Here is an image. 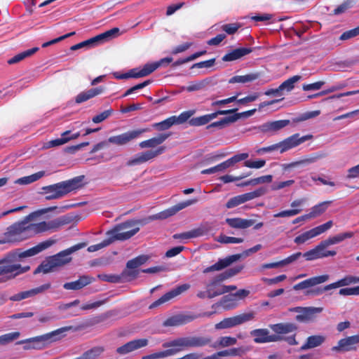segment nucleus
Here are the masks:
<instances>
[{
	"instance_id": "55",
	"label": "nucleus",
	"mask_w": 359,
	"mask_h": 359,
	"mask_svg": "<svg viewBox=\"0 0 359 359\" xmlns=\"http://www.w3.org/2000/svg\"><path fill=\"white\" fill-rule=\"evenodd\" d=\"M20 336L19 332H13L7 333L0 336V344L5 345L7 344L15 339H18Z\"/></svg>"
},
{
	"instance_id": "19",
	"label": "nucleus",
	"mask_w": 359,
	"mask_h": 359,
	"mask_svg": "<svg viewBox=\"0 0 359 359\" xmlns=\"http://www.w3.org/2000/svg\"><path fill=\"white\" fill-rule=\"evenodd\" d=\"M189 284H183L181 285L177 286L175 289L166 292L165 294H163L162 297H161L159 299L154 302L150 306L149 309H154L160 305L168 302V301L171 300L174 297H177V295L180 294L183 292H185L189 288Z\"/></svg>"
},
{
	"instance_id": "44",
	"label": "nucleus",
	"mask_w": 359,
	"mask_h": 359,
	"mask_svg": "<svg viewBox=\"0 0 359 359\" xmlns=\"http://www.w3.org/2000/svg\"><path fill=\"white\" fill-rule=\"evenodd\" d=\"M238 325L236 316L230 318H226L219 323L215 324L216 330L228 329Z\"/></svg>"
},
{
	"instance_id": "42",
	"label": "nucleus",
	"mask_w": 359,
	"mask_h": 359,
	"mask_svg": "<svg viewBox=\"0 0 359 359\" xmlns=\"http://www.w3.org/2000/svg\"><path fill=\"white\" fill-rule=\"evenodd\" d=\"M237 339L235 337L225 336L219 337L217 341L210 345L214 348H224L236 344Z\"/></svg>"
},
{
	"instance_id": "6",
	"label": "nucleus",
	"mask_w": 359,
	"mask_h": 359,
	"mask_svg": "<svg viewBox=\"0 0 359 359\" xmlns=\"http://www.w3.org/2000/svg\"><path fill=\"white\" fill-rule=\"evenodd\" d=\"M72 326L62 327L40 336L20 341H18V344H22L25 343H33L32 345H29L27 346H25V348L26 349H43L46 346L47 343L54 342L60 340L61 339L66 336L65 333L67 332L72 330Z\"/></svg>"
},
{
	"instance_id": "49",
	"label": "nucleus",
	"mask_w": 359,
	"mask_h": 359,
	"mask_svg": "<svg viewBox=\"0 0 359 359\" xmlns=\"http://www.w3.org/2000/svg\"><path fill=\"white\" fill-rule=\"evenodd\" d=\"M301 79V76L295 75L283 81L279 86L282 91H291L294 88V83Z\"/></svg>"
},
{
	"instance_id": "9",
	"label": "nucleus",
	"mask_w": 359,
	"mask_h": 359,
	"mask_svg": "<svg viewBox=\"0 0 359 359\" xmlns=\"http://www.w3.org/2000/svg\"><path fill=\"white\" fill-rule=\"evenodd\" d=\"M195 110L184 111L177 116H172L163 121L155 123L152 125V127L160 131L168 130L173 125L184 123L195 114Z\"/></svg>"
},
{
	"instance_id": "11",
	"label": "nucleus",
	"mask_w": 359,
	"mask_h": 359,
	"mask_svg": "<svg viewBox=\"0 0 359 359\" xmlns=\"http://www.w3.org/2000/svg\"><path fill=\"white\" fill-rule=\"evenodd\" d=\"M149 131V128H141L137 130H133L127 131L124 133L111 136L108 138V142L109 143L118 145L123 146L126 145L130 142L133 141L135 139L138 138L142 134L144 133Z\"/></svg>"
},
{
	"instance_id": "60",
	"label": "nucleus",
	"mask_w": 359,
	"mask_h": 359,
	"mask_svg": "<svg viewBox=\"0 0 359 359\" xmlns=\"http://www.w3.org/2000/svg\"><path fill=\"white\" fill-rule=\"evenodd\" d=\"M98 278L106 282L113 283H121V280L120 279L119 275H113V274H99L97 276Z\"/></svg>"
},
{
	"instance_id": "36",
	"label": "nucleus",
	"mask_w": 359,
	"mask_h": 359,
	"mask_svg": "<svg viewBox=\"0 0 359 359\" xmlns=\"http://www.w3.org/2000/svg\"><path fill=\"white\" fill-rule=\"evenodd\" d=\"M172 57H166L154 63H147L144 65L147 76L151 74L161 66H166L172 62Z\"/></svg>"
},
{
	"instance_id": "54",
	"label": "nucleus",
	"mask_w": 359,
	"mask_h": 359,
	"mask_svg": "<svg viewBox=\"0 0 359 359\" xmlns=\"http://www.w3.org/2000/svg\"><path fill=\"white\" fill-rule=\"evenodd\" d=\"M339 287V285L338 283V281L335 283H332L331 284L325 285L323 289H316V290H308L306 293V294H314V295H318L322 294L325 291H327L332 289Z\"/></svg>"
},
{
	"instance_id": "40",
	"label": "nucleus",
	"mask_w": 359,
	"mask_h": 359,
	"mask_svg": "<svg viewBox=\"0 0 359 359\" xmlns=\"http://www.w3.org/2000/svg\"><path fill=\"white\" fill-rule=\"evenodd\" d=\"M39 48L38 47H34V48L28 49L27 50H25L23 52H21V53L15 55L13 57L10 58L7 62L9 65H13V64L18 63V62L23 60L26 57L32 56L35 53H36L39 50Z\"/></svg>"
},
{
	"instance_id": "7",
	"label": "nucleus",
	"mask_w": 359,
	"mask_h": 359,
	"mask_svg": "<svg viewBox=\"0 0 359 359\" xmlns=\"http://www.w3.org/2000/svg\"><path fill=\"white\" fill-rule=\"evenodd\" d=\"M133 226H134L133 220H128L116 225L112 229L108 231L106 235L112 241V243L116 241H126L133 237L140 231L139 227L130 229Z\"/></svg>"
},
{
	"instance_id": "46",
	"label": "nucleus",
	"mask_w": 359,
	"mask_h": 359,
	"mask_svg": "<svg viewBox=\"0 0 359 359\" xmlns=\"http://www.w3.org/2000/svg\"><path fill=\"white\" fill-rule=\"evenodd\" d=\"M138 269H129L127 267L119 275L121 283L128 282L134 280L139 275Z\"/></svg>"
},
{
	"instance_id": "58",
	"label": "nucleus",
	"mask_w": 359,
	"mask_h": 359,
	"mask_svg": "<svg viewBox=\"0 0 359 359\" xmlns=\"http://www.w3.org/2000/svg\"><path fill=\"white\" fill-rule=\"evenodd\" d=\"M236 317L238 325H239L244 323L252 320L255 318V313L254 311H250L236 316Z\"/></svg>"
},
{
	"instance_id": "26",
	"label": "nucleus",
	"mask_w": 359,
	"mask_h": 359,
	"mask_svg": "<svg viewBox=\"0 0 359 359\" xmlns=\"http://www.w3.org/2000/svg\"><path fill=\"white\" fill-rule=\"evenodd\" d=\"M194 319V316L184 314H177L169 317L163 323L164 327H177L185 325L191 322Z\"/></svg>"
},
{
	"instance_id": "35",
	"label": "nucleus",
	"mask_w": 359,
	"mask_h": 359,
	"mask_svg": "<svg viewBox=\"0 0 359 359\" xmlns=\"http://www.w3.org/2000/svg\"><path fill=\"white\" fill-rule=\"evenodd\" d=\"M262 74L260 72H252L245 75H236L231 77L229 80V83H246L252 82L261 77Z\"/></svg>"
},
{
	"instance_id": "41",
	"label": "nucleus",
	"mask_w": 359,
	"mask_h": 359,
	"mask_svg": "<svg viewBox=\"0 0 359 359\" xmlns=\"http://www.w3.org/2000/svg\"><path fill=\"white\" fill-rule=\"evenodd\" d=\"M104 351L103 346H94L83 352L79 358V359H97Z\"/></svg>"
},
{
	"instance_id": "25",
	"label": "nucleus",
	"mask_w": 359,
	"mask_h": 359,
	"mask_svg": "<svg viewBox=\"0 0 359 359\" xmlns=\"http://www.w3.org/2000/svg\"><path fill=\"white\" fill-rule=\"evenodd\" d=\"M104 90L105 87L101 86L96 88L88 89L85 91H82L76 96L75 102L77 104H81L84 102H86L96 96L102 94L104 92Z\"/></svg>"
},
{
	"instance_id": "20",
	"label": "nucleus",
	"mask_w": 359,
	"mask_h": 359,
	"mask_svg": "<svg viewBox=\"0 0 359 359\" xmlns=\"http://www.w3.org/2000/svg\"><path fill=\"white\" fill-rule=\"evenodd\" d=\"M148 344L149 340L144 338L131 340L117 348L116 352L120 355H126L130 352L144 348L147 346Z\"/></svg>"
},
{
	"instance_id": "27",
	"label": "nucleus",
	"mask_w": 359,
	"mask_h": 359,
	"mask_svg": "<svg viewBox=\"0 0 359 359\" xmlns=\"http://www.w3.org/2000/svg\"><path fill=\"white\" fill-rule=\"evenodd\" d=\"M95 280V278L90 276H81L75 281L65 283L63 287L68 290H79L90 285Z\"/></svg>"
},
{
	"instance_id": "21",
	"label": "nucleus",
	"mask_w": 359,
	"mask_h": 359,
	"mask_svg": "<svg viewBox=\"0 0 359 359\" xmlns=\"http://www.w3.org/2000/svg\"><path fill=\"white\" fill-rule=\"evenodd\" d=\"M197 201L198 200L196 198H194L179 203L162 212L157 213L156 216L158 217V219H165L171 216H173L179 211L196 203Z\"/></svg>"
},
{
	"instance_id": "43",
	"label": "nucleus",
	"mask_w": 359,
	"mask_h": 359,
	"mask_svg": "<svg viewBox=\"0 0 359 359\" xmlns=\"http://www.w3.org/2000/svg\"><path fill=\"white\" fill-rule=\"evenodd\" d=\"M332 201H326L314 205L309 212L311 217L314 218L317 216L322 215L323 212L326 211V210L327 209L329 205L332 204Z\"/></svg>"
},
{
	"instance_id": "32",
	"label": "nucleus",
	"mask_w": 359,
	"mask_h": 359,
	"mask_svg": "<svg viewBox=\"0 0 359 359\" xmlns=\"http://www.w3.org/2000/svg\"><path fill=\"white\" fill-rule=\"evenodd\" d=\"M250 294V291L245 289H241L234 294H230L223 297L222 302L224 304V306L227 309L233 308L236 306L235 303L236 298L243 299L248 297Z\"/></svg>"
},
{
	"instance_id": "14",
	"label": "nucleus",
	"mask_w": 359,
	"mask_h": 359,
	"mask_svg": "<svg viewBox=\"0 0 359 359\" xmlns=\"http://www.w3.org/2000/svg\"><path fill=\"white\" fill-rule=\"evenodd\" d=\"M333 225L332 220L327 222L326 223L313 228L299 236L295 237L294 241L296 244H303L309 239H311L330 229Z\"/></svg>"
},
{
	"instance_id": "8",
	"label": "nucleus",
	"mask_w": 359,
	"mask_h": 359,
	"mask_svg": "<svg viewBox=\"0 0 359 359\" xmlns=\"http://www.w3.org/2000/svg\"><path fill=\"white\" fill-rule=\"evenodd\" d=\"M262 245L261 244H257L252 248H250L246 250H245L242 254H235L230 256L226 257L224 259H219L217 262L214 264L213 265L205 268L203 270L204 273H208L215 271H220L226 267L231 265L232 263L239 260L243 256L248 257L250 254H253L261 250Z\"/></svg>"
},
{
	"instance_id": "16",
	"label": "nucleus",
	"mask_w": 359,
	"mask_h": 359,
	"mask_svg": "<svg viewBox=\"0 0 359 359\" xmlns=\"http://www.w3.org/2000/svg\"><path fill=\"white\" fill-rule=\"evenodd\" d=\"M359 345V334L341 339L337 346L332 347L333 352H348L355 351Z\"/></svg>"
},
{
	"instance_id": "10",
	"label": "nucleus",
	"mask_w": 359,
	"mask_h": 359,
	"mask_svg": "<svg viewBox=\"0 0 359 359\" xmlns=\"http://www.w3.org/2000/svg\"><path fill=\"white\" fill-rule=\"evenodd\" d=\"M72 220L70 217L65 215L48 222L43 221L34 223L36 233L37 235L48 231H56L60 227L69 224Z\"/></svg>"
},
{
	"instance_id": "28",
	"label": "nucleus",
	"mask_w": 359,
	"mask_h": 359,
	"mask_svg": "<svg viewBox=\"0 0 359 359\" xmlns=\"http://www.w3.org/2000/svg\"><path fill=\"white\" fill-rule=\"evenodd\" d=\"M328 279L329 276L327 274L312 277L294 285L293 288L294 290L306 289L320 283H323Z\"/></svg>"
},
{
	"instance_id": "24",
	"label": "nucleus",
	"mask_w": 359,
	"mask_h": 359,
	"mask_svg": "<svg viewBox=\"0 0 359 359\" xmlns=\"http://www.w3.org/2000/svg\"><path fill=\"white\" fill-rule=\"evenodd\" d=\"M210 229L205 225H201L196 229H194L191 231L183 232L180 233H175L172 236L174 239H190L194 238H198L208 234Z\"/></svg>"
},
{
	"instance_id": "53",
	"label": "nucleus",
	"mask_w": 359,
	"mask_h": 359,
	"mask_svg": "<svg viewBox=\"0 0 359 359\" xmlns=\"http://www.w3.org/2000/svg\"><path fill=\"white\" fill-rule=\"evenodd\" d=\"M322 311L323 308L320 307H303L300 313L309 320L315 313H320Z\"/></svg>"
},
{
	"instance_id": "62",
	"label": "nucleus",
	"mask_w": 359,
	"mask_h": 359,
	"mask_svg": "<svg viewBox=\"0 0 359 359\" xmlns=\"http://www.w3.org/2000/svg\"><path fill=\"white\" fill-rule=\"evenodd\" d=\"M356 283H359V276H346L338 280L339 287L346 286Z\"/></svg>"
},
{
	"instance_id": "4",
	"label": "nucleus",
	"mask_w": 359,
	"mask_h": 359,
	"mask_svg": "<svg viewBox=\"0 0 359 359\" xmlns=\"http://www.w3.org/2000/svg\"><path fill=\"white\" fill-rule=\"evenodd\" d=\"M86 246V243H81L64 250L54 255L48 257L34 270V274L39 273H48L53 271L57 267L62 266L72 261L70 255Z\"/></svg>"
},
{
	"instance_id": "39",
	"label": "nucleus",
	"mask_w": 359,
	"mask_h": 359,
	"mask_svg": "<svg viewBox=\"0 0 359 359\" xmlns=\"http://www.w3.org/2000/svg\"><path fill=\"white\" fill-rule=\"evenodd\" d=\"M236 118L231 116H226L218 121L213 122L206 126V129L213 131V129H223L228 126L230 123L235 122Z\"/></svg>"
},
{
	"instance_id": "3",
	"label": "nucleus",
	"mask_w": 359,
	"mask_h": 359,
	"mask_svg": "<svg viewBox=\"0 0 359 359\" xmlns=\"http://www.w3.org/2000/svg\"><path fill=\"white\" fill-rule=\"evenodd\" d=\"M211 341L212 338L210 337L191 336L177 338L163 344L164 347H172V348L144 355L142 359H158L168 357L185 348L210 345Z\"/></svg>"
},
{
	"instance_id": "17",
	"label": "nucleus",
	"mask_w": 359,
	"mask_h": 359,
	"mask_svg": "<svg viewBox=\"0 0 359 359\" xmlns=\"http://www.w3.org/2000/svg\"><path fill=\"white\" fill-rule=\"evenodd\" d=\"M250 335L254 337V341L257 344H264L280 341L283 337L269 334V331L266 328L255 329L250 332Z\"/></svg>"
},
{
	"instance_id": "47",
	"label": "nucleus",
	"mask_w": 359,
	"mask_h": 359,
	"mask_svg": "<svg viewBox=\"0 0 359 359\" xmlns=\"http://www.w3.org/2000/svg\"><path fill=\"white\" fill-rule=\"evenodd\" d=\"M148 260L147 255H140L132 259L126 263V267L129 269H137V268L144 264Z\"/></svg>"
},
{
	"instance_id": "23",
	"label": "nucleus",
	"mask_w": 359,
	"mask_h": 359,
	"mask_svg": "<svg viewBox=\"0 0 359 359\" xmlns=\"http://www.w3.org/2000/svg\"><path fill=\"white\" fill-rule=\"evenodd\" d=\"M288 119L269 121L262 124L259 128L264 133L273 135L290 124Z\"/></svg>"
},
{
	"instance_id": "12",
	"label": "nucleus",
	"mask_w": 359,
	"mask_h": 359,
	"mask_svg": "<svg viewBox=\"0 0 359 359\" xmlns=\"http://www.w3.org/2000/svg\"><path fill=\"white\" fill-rule=\"evenodd\" d=\"M165 150V146H161L156 150H148L135 154L133 158L129 159L126 165L128 167L134 166L144 163L157 156L162 154Z\"/></svg>"
},
{
	"instance_id": "30",
	"label": "nucleus",
	"mask_w": 359,
	"mask_h": 359,
	"mask_svg": "<svg viewBox=\"0 0 359 359\" xmlns=\"http://www.w3.org/2000/svg\"><path fill=\"white\" fill-rule=\"evenodd\" d=\"M252 50L253 49L252 48H238L225 54L222 57V60L224 62H232L236 60H239L244 56L251 53Z\"/></svg>"
},
{
	"instance_id": "33",
	"label": "nucleus",
	"mask_w": 359,
	"mask_h": 359,
	"mask_svg": "<svg viewBox=\"0 0 359 359\" xmlns=\"http://www.w3.org/2000/svg\"><path fill=\"white\" fill-rule=\"evenodd\" d=\"M225 222L230 227L238 229L249 228L255 224L254 219H247L241 217L226 218Z\"/></svg>"
},
{
	"instance_id": "45",
	"label": "nucleus",
	"mask_w": 359,
	"mask_h": 359,
	"mask_svg": "<svg viewBox=\"0 0 359 359\" xmlns=\"http://www.w3.org/2000/svg\"><path fill=\"white\" fill-rule=\"evenodd\" d=\"M354 236V233L352 231H346L344 233H339L334 236L330 237L325 241L327 242L329 245H334L339 243L342 242L345 239L351 238Z\"/></svg>"
},
{
	"instance_id": "38",
	"label": "nucleus",
	"mask_w": 359,
	"mask_h": 359,
	"mask_svg": "<svg viewBox=\"0 0 359 359\" xmlns=\"http://www.w3.org/2000/svg\"><path fill=\"white\" fill-rule=\"evenodd\" d=\"M325 338L321 335H312L307 338L306 341L301 347V350H307L319 346L325 341Z\"/></svg>"
},
{
	"instance_id": "51",
	"label": "nucleus",
	"mask_w": 359,
	"mask_h": 359,
	"mask_svg": "<svg viewBox=\"0 0 359 359\" xmlns=\"http://www.w3.org/2000/svg\"><path fill=\"white\" fill-rule=\"evenodd\" d=\"M316 160V157H313V156L304 158L297 161L292 162L288 164H284L283 168H284V169H288V168L297 167L300 165H308V164L315 162Z\"/></svg>"
},
{
	"instance_id": "2",
	"label": "nucleus",
	"mask_w": 359,
	"mask_h": 359,
	"mask_svg": "<svg viewBox=\"0 0 359 359\" xmlns=\"http://www.w3.org/2000/svg\"><path fill=\"white\" fill-rule=\"evenodd\" d=\"M56 206L49 207L31 212L22 220L9 226L4 233V238L0 239V245L4 243H17L29 239L36 235L34 223L30 222L36 217L53 211Z\"/></svg>"
},
{
	"instance_id": "56",
	"label": "nucleus",
	"mask_w": 359,
	"mask_h": 359,
	"mask_svg": "<svg viewBox=\"0 0 359 359\" xmlns=\"http://www.w3.org/2000/svg\"><path fill=\"white\" fill-rule=\"evenodd\" d=\"M113 113L114 110L111 108H110L93 116L92 121L94 123H101L106 120L107 118H108L111 115L113 114Z\"/></svg>"
},
{
	"instance_id": "29",
	"label": "nucleus",
	"mask_w": 359,
	"mask_h": 359,
	"mask_svg": "<svg viewBox=\"0 0 359 359\" xmlns=\"http://www.w3.org/2000/svg\"><path fill=\"white\" fill-rule=\"evenodd\" d=\"M270 328L276 333L274 335L286 334L296 332L298 327L293 323H280L269 325Z\"/></svg>"
},
{
	"instance_id": "48",
	"label": "nucleus",
	"mask_w": 359,
	"mask_h": 359,
	"mask_svg": "<svg viewBox=\"0 0 359 359\" xmlns=\"http://www.w3.org/2000/svg\"><path fill=\"white\" fill-rule=\"evenodd\" d=\"M330 246L327 242L324 240L321 241L318 245L316 247L319 249V253L320 255V257L325 258L327 257H333L337 255V252L335 250H327L326 248Z\"/></svg>"
},
{
	"instance_id": "5",
	"label": "nucleus",
	"mask_w": 359,
	"mask_h": 359,
	"mask_svg": "<svg viewBox=\"0 0 359 359\" xmlns=\"http://www.w3.org/2000/svg\"><path fill=\"white\" fill-rule=\"evenodd\" d=\"M83 175L75 177L72 179L62 181L56 184L43 187V192L46 194V200L62 198L69 193L83 187Z\"/></svg>"
},
{
	"instance_id": "34",
	"label": "nucleus",
	"mask_w": 359,
	"mask_h": 359,
	"mask_svg": "<svg viewBox=\"0 0 359 359\" xmlns=\"http://www.w3.org/2000/svg\"><path fill=\"white\" fill-rule=\"evenodd\" d=\"M170 136V133H161L156 137L140 142L139 146L142 149L154 148L163 143Z\"/></svg>"
},
{
	"instance_id": "64",
	"label": "nucleus",
	"mask_w": 359,
	"mask_h": 359,
	"mask_svg": "<svg viewBox=\"0 0 359 359\" xmlns=\"http://www.w3.org/2000/svg\"><path fill=\"white\" fill-rule=\"evenodd\" d=\"M206 84L207 82L205 80L194 81L190 83L186 89L188 92L196 91L203 88Z\"/></svg>"
},
{
	"instance_id": "52",
	"label": "nucleus",
	"mask_w": 359,
	"mask_h": 359,
	"mask_svg": "<svg viewBox=\"0 0 359 359\" xmlns=\"http://www.w3.org/2000/svg\"><path fill=\"white\" fill-rule=\"evenodd\" d=\"M119 29L118 27H114L109 30H107L103 33L100 34L101 39L103 43L109 41L112 39L118 36L119 33Z\"/></svg>"
},
{
	"instance_id": "15",
	"label": "nucleus",
	"mask_w": 359,
	"mask_h": 359,
	"mask_svg": "<svg viewBox=\"0 0 359 359\" xmlns=\"http://www.w3.org/2000/svg\"><path fill=\"white\" fill-rule=\"evenodd\" d=\"M249 156L248 153H242L234 155L231 158L227 159L226 161L208 169L203 170L201 171L202 174H212L219 171H223L225 169L233 166L236 163H238L241 161H244L248 158Z\"/></svg>"
},
{
	"instance_id": "31",
	"label": "nucleus",
	"mask_w": 359,
	"mask_h": 359,
	"mask_svg": "<svg viewBox=\"0 0 359 359\" xmlns=\"http://www.w3.org/2000/svg\"><path fill=\"white\" fill-rule=\"evenodd\" d=\"M244 268L243 265H237L232 268H229L224 272L217 275L214 280H212L209 284H212V287L217 285L219 283L222 282L238 273H239Z\"/></svg>"
},
{
	"instance_id": "18",
	"label": "nucleus",
	"mask_w": 359,
	"mask_h": 359,
	"mask_svg": "<svg viewBox=\"0 0 359 359\" xmlns=\"http://www.w3.org/2000/svg\"><path fill=\"white\" fill-rule=\"evenodd\" d=\"M311 135H305L299 137L298 133L286 138L283 141L278 143L280 153H283L292 148H294L305 141L311 138Z\"/></svg>"
},
{
	"instance_id": "63",
	"label": "nucleus",
	"mask_w": 359,
	"mask_h": 359,
	"mask_svg": "<svg viewBox=\"0 0 359 359\" xmlns=\"http://www.w3.org/2000/svg\"><path fill=\"white\" fill-rule=\"evenodd\" d=\"M241 27L240 23H229L222 25V29L228 34H235Z\"/></svg>"
},
{
	"instance_id": "13",
	"label": "nucleus",
	"mask_w": 359,
	"mask_h": 359,
	"mask_svg": "<svg viewBox=\"0 0 359 359\" xmlns=\"http://www.w3.org/2000/svg\"><path fill=\"white\" fill-rule=\"evenodd\" d=\"M266 192V189L265 188L260 187L253 191L238 195L230 198L226 203V207L229 209L235 208L247 201L260 197L264 195Z\"/></svg>"
},
{
	"instance_id": "22",
	"label": "nucleus",
	"mask_w": 359,
	"mask_h": 359,
	"mask_svg": "<svg viewBox=\"0 0 359 359\" xmlns=\"http://www.w3.org/2000/svg\"><path fill=\"white\" fill-rule=\"evenodd\" d=\"M51 285L50 283H45L37 287L31 289L29 290L20 292L9 297V299L13 302H19L25 299L34 297L38 294L42 293L46 290L50 289Z\"/></svg>"
},
{
	"instance_id": "61",
	"label": "nucleus",
	"mask_w": 359,
	"mask_h": 359,
	"mask_svg": "<svg viewBox=\"0 0 359 359\" xmlns=\"http://www.w3.org/2000/svg\"><path fill=\"white\" fill-rule=\"evenodd\" d=\"M111 243H112V241L111 239H109V238L108 236H107V238L104 240H103L101 243L89 246L88 248V252H95V251L99 250L103 248H105V247L111 245Z\"/></svg>"
},
{
	"instance_id": "50",
	"label": "nucleus",
	"mask_w": 359,
	"mask_h": 359,
	"mask_svg": "<svg viewBox=\"0 0 359 359\" xmlns=\"http://www.w3.org/2000/svg\"><path fill=\"white\" fill-rule=\"evenodd\" d=\"M71 130H67L61 134V137L53 140L48 142L50 147L62 145L71 140Z\"/></svg>"
},
{
	"instance_id": "57",
	"label": "nucleus",
	"mask_w": 359,
	"mask_h": 359,
	"mask_svg": "<svg viewBox=\"0 0 359 359\" xmlns=\"http://www.w3.org/2000/svg\"><path fill=\"white\" fill-rule=\"evenodd\" d=\"M209 123L207 115H203L189 119V123L191 126H201L206 125Z\"/></svg>"
},
{
	"instance_id": "59",
	"label": "nucleus",
	"mask_w": 359,
	"mask_h": 359,
	"mask_svg": "<svg viewBox=\"0 0 359 359\" xmlns=\"http://www.w3.org/2000/svg\"><path fill=\"white\" fill-rule=\"evenodd\" d=\"M318 250L319 249L315 247L314 248L302 254V256L305 258L306 261H312L318 259H321Z\"/></svg>"
},
{
	"instance_id": "1",
	"label": "nucleus",
	"mask_w": 359,
	"mask_h": 359,
	"mask_svg": "<svg viewBox=\"0 0 359 359\" xmlns=\"http://www.w3.org/2000/svg\"><path fill=\"white\" fill-rule=\"evenodd\" d=\"M55 243V240L48 239L39 243L38 245L22 251L17 248L6 253L0 259V273L1 276H8L9 278H14L17 276L27 272L29 266H22L20 262L26 257L34 256L43 250L50 248Z\"/></svg>"
},
{
	"instance_id": "37",
	"label": "nucleus",
	"mask_w": 359,
	"mask_h": 359,
	"mask_svg": "<svg viewBox=\"0 0 359 359\" xmlns=\"http://www.w3.org/2000/svg\"><path fill=\"white\" fill-rule=\"evenodd\" d=\"M114 76L118 79H126L129 78H141L147 76L144 67L142 69L134 68L125 74L114 73Z\"/></svg>"
}]
</instances>
